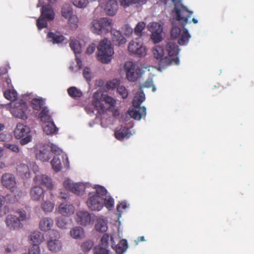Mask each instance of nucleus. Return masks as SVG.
Instances as JSON below:
<instances>
[{
  "mask_svg": "<svg viewBox=\"0 0 254 254\" xmlns=\"http://www.w3.org/2000/svg\"><path fill=\"white\" fill-rule=\"evenodd\" d=\"M152 53L160 68H165L172 64H179V58L171 59L168 56L164 57V49L160 46H155L152 49Z\"/></svg>",
  "mask_w": 254,
  "mask_h": 254,
  "instance_id": "1",
  "label": "nucleus"
},
{
  "mask_svg": "<svg viewBox=\"0 0 254 254\" xmlns=\"http://www.w3.org/2000/svg\"><path fill=\"white\" fill-rule=\"evenodd\" d=\"M97 50L98 58L99 61L105 64H107L111 61L114 50L110 41L107 39L101 41L97 47Z\"/></svg>",
  "mask_w": 254,
  "mask_h": 254,
  "instance_id": "2",
  "label": "nucleus"
},
{
  "mask_svg": "<svg viewBox=\"0 0 254 254\" xmlns=\"http://www.w3.org/2000/svg\"><path fill=\"white\" fill-rule=\"evenodd\" d=\"M112 26V20L104 17L93 20L90 24V30L95 34L101 35L110 31Z\"/></svg>",
  "mask_w": 254,
  "mask_h": 254,
  "instance_id": "3",
  "label": "nucleus"
},
{
  "mask_svg": "<svg viewBox=\"0 0 254 254\" xmlns=\"http://www.w3.org/2000/svg\"><path fill=\"white\" fill-rule=\"evenodd\" d=\"M26 219V212L23 210H19L15 215H8L5 220L7 227L11 230H16L23 226L21 222Z\"/></svg>",
  "mask_w": 254,
  "mask_h": 254,
  "instance_id": "4",
  "label": "nucleus"
},
{
  "mask_svg": "<svg viewBox=\"0 0 254 254\" xmlns=\"http://www.w3.org/2000/svg\"><path fill=\"white\" fill-rule=\"evenodd\" d=\"M172 1L175 6L176 19L180 22L184 27L188 23V19L191 16L192 12L183 5L181 0H172Z\"/></svg>",
  "mask_w": 254,
  "mask_h": 254,
  "instance_id": "5",
  "label": "nucleus"
},
{
  "mask_svg": "<svg viewBox=\"0 0 254 254\" xmlns=\"http://www.w3.org/2000/svg\"><path fill=\"white\" fill-rule=\"evenodd\" d=\"M14 135L16 138L20 139V143L22 145L27 144L32 140L30 134V128L27 126L18 123L14 130Z\"/></svg>",
  "mask_w": 254,
  "mask_h": 254,
  "instance_id": "6",
  "label": "nucleus"
},
{
  "mask_svg": "<svg viewBox=\"0 0 254 254\" xmlns=\"http://www.w3.org/2000/svg\"><path fill=\"white\" fill-rule=\"evenodd\" d=\"M50 240L47 242L48 250L54 253L60 251L62 248V244L59 240L60 238V233L56 230H52L50 232Z\"/></svg>",
  "mask_w": 254,
  "mask_h": 254,
  "instance_id": "7",
  "label": "nucleus"
},
{
  "mask_svg": "<svg viewBox=\"0 0 254 254\" xmlns=\"http://www.w3.org/2000/svg\"><path fill=\"white\" fill-rule=\"evenodd\" d=\"M124 67L127 78L130 81H135L142 74V69L136 66L132 62H126Z\"/></svg>",
  "mask_w": 254,
  "mask_h": 254,
  "instance_id": "8",
  "label": "nucleus"
},
{
  "mask_svg": "<svg viewBox=\"0 0 254 254\" xmlns=\"http://www.w3.org/2000/svg\"><path fill=\"white\" fill-rule=\"evenodd\" d=\"M128 51L132 54L139 57H144L146 55L147 50L139 39L131 41L128 46Z\"/></svg>",
  "mask_w": 254,
  "mask_h": 254,
  "instance_id": "9",
  "label": "nucleus"
},
{
  "mask_svg": "<svg viewBox=\"0 0 254 254\" xmlns=\"http://www.w3.org/2000/svg\"><path fill=\"white\" fill-rule=\"evenodd\" d=\"M86 203L88 208L91 210L99 211L104 206V198L94 192H90Z\"/></svg>",
  "mask_w": 254,
  "mask_h": 254,
  "instance_id": "10",
  "label": "nucleus"
},
{
  "mask_svg": "<svg viewBox=\"0 0 254 254\" xmlns=\"http://www.w3.org/2000/svg\"><path fill=\"white\" fill-rule=\"evenodd\" d=\"M15 108L11 110V113L16 118L25 120L28 118V106L26 102L22 101L16 102Z\"/></svg>",
  "mask_w": 254,
  "mask_h": 254,
  "instance_id": "11",
  "label": "nucleus"
},
{
  "mask_svg": "<svg viewBox=\"0 0 254 254\" xmlns=\"http://www.w3.org/2000/svg\"><path fill=\"white\" fill-rule=\"evenodd\" d=\"M0 181L3 187L10 190L12 192H14L17 188L16 179L12 174L9 173L3 174L1 176Z\"/></svg>",
  "mask_w": 254,
  "mask_h": 254,
  "instance_id": "12",
  "label": "nucleus"
},
{
  "mask_svg": "<svg viewBox=\"0 0 254 254\" xmlns=\"http://www.w3.org/2000/svg\"><path fill=\"white\" fill-rule=\"evenodd\" d=\"M148 30L151 32V39L154 43H159L162 40V26L157 22L150 23L148 25Z\"/></svg>",
  "mask_w": 254,
  "mask_h": 254,
  "instance_id": "13",
  "label": "nucleus"
},
{
  "mask_svg": "<svg viewBox=\"0 0 254 254\" xmlns=\"http://www.w3.org/2000/svg\"><path fill=\"white\" fill-rule=\"evenodd\" d=\"M64 187L77 195L82 194L85 190V186L82 183H73L66 180L63 183Z\"/></svg>",
  "mask_w": 254,
  "mask_h": 254,
  "instance_id": "14",
  "label": "nucleus"
},
{
  "mask_svg": "<svg viewBox=\"0 0 254 254\" xmlns=\"http://www.w3.org/2000/svg\"><path fill=\"white\" fill-rule=\"evenodd\" d=\"M34 184L38 186H45L48 190H52L54 188L52 179L48 176L44 174L36 175L33 178Z\"/></svg>",
  "mask_w": 254,
  "mask_h": 254,
  "instance_id": "15",
  "label": "nucleus"
},
{
  "mask_svg": "<svg viewBox=\"0 0 254 254\" xmlns=\"http://www.w3.org/2000/svg\"><path fill=\"white\" fill-rule=\"evenodd\" d=\"M45 192L41 187L35 184L31 188L30 195L33 200L38 201L44 200Z\"/></svg>",
  "mask_w": 254,
  "mask_h": 254,
  "instance_id": "16",
  "label": "nucleus"
},
{
  "mask_svg": "<svg viewBox=\"0 0 254 254\" xmlns=\"http://www.w3.org/2000/svg\"><path fill=\"white\" fill-rule=\"evenodd\" d=\"M165 51L167 52L169 58L171 59L178 58V55L179 52L178 46L173 41L168 42L165 45Z\"/></svg>",
  "mask_w": 254,
  "mask_h": 254,
  "instance_id": "17",
  "label": "nucleus"
},
{
  "mask_svg": "<svg viewBox=\"0 0 254 254\" xmlns=\"http://www.w3.org/2000/svg\"><path fill=\"white\" fill-rule=\"evenodd\" d=\"M91 220V215L87 211H79L76 213V220L81 225L86 226L89 224Z\"/></svg>",
  "mask_w": 254,
  "mask_h": 254,
  "instance_id": "18",
  "label": "nucleus"
},
{
  "mask_svg": "<svg viewBox=\"0 0 254 254\" xmlns=\"http://www.w3.org/2000/svg\"><path fill=\"white\" fill-rule=\"evenodd\" d=\"M48 41L53 44L62 43L65 40V37L58 31L49 32L47 35Z\"/></svg>",
  "mask_w": 254,
  "mask_h": 254,
  "instance_id": "19",
  "label": "nucleus"
},
{
  "mask_svg": "<svg viewBox=\"0 0 254 254\" xmlns=\"http://www.w3.org/2000/svg\"><path fill=\"white\" fill-rule=\"evenodd\" d=\"M36 156L38 159L42 161H48L51 157L49 147L46 145L41 147L39 151L37 152Z\"/></svg>",
  "mask_w": 254,
  "mask_h": 254,
  "instance_id": "20",
  "label": "nucleus"
},
{
  "mask_svg": "<svg viewBox=\"0 0 254 254\" xmlns=\"http://www.w3.org/2000/svg\"><path fill=\"white\" fill-rule=\"evenodd\" d=\"M58 211L63 216H69L73 214L74 207L72 204L63 203L59 205Z\"/></svg>",
  "mask_w": 254,
  "mask_h": 254,
  "instance_id": "21",
  "label": "nucleus"
},
{
  "mask_svg": "<svg viewBox=\"0 0 254 254\" xmlns=\"http://www.w3.org/2000/svg\"><path fill=\"white\" fill-rule=\"evenodd\" d=\"M129 114L134 119L139 120L146 116V108L144 106L135 108L129 110Z\"/></svg>",
  "mask_w": 254,
  "mask_h": 254,
  "instance_id": "22",
  "label": "nucleus"
},
{
  "mask_svg": "<svg viewBox=\"0 0 254 254\" xmlns=\"http://www.w3.org/2000/svg\"><path fill=\"white\" fill-rule=\"evenodd\" d=\"M55 12L50 5H43L41 8V16L48 21H52L55 18Z\"/></svg>",
  "mask_w": 254,
  "mask_h": 254,
  "instance_id": "23",
  "label": "nucleus"
},
{
  "mask_svg": "<svg viewBox=\"0 0 254 254\" xmlns=\"http://www.w3.org/2000/svg\"><path fill=\"white\" fill-rule=\"evenodd\" d=\"M54 221L49 217L43 218L39 222V228L42 231L47 232L53 227Z\"/></svg>",
  "mask_w": 254,
  "mask_h": 254,
  "instance_id": "24",
  "label": "nucleus"
},
{
  "mask_svg": "<svg viewBox=\"0 0 254 254\" xmlns=\"http://www.w3.org/2000/svg\"><path fill=\"white\" fill-rule=\"evenodd\" d=\"M131 135L129 129L126 127L121 126L119 129L115 131V136L118 140H123L125 138H128Z\"/></svg>",
  "mask_w": 254,
  "mask_h": 254,
  "instance_id": "25",
  "label": "nucleus"
},
{
  "mask_svg": "<svg viewBox=\"0 0 254 254\" xmlns=\"http://www.w3.org/2000/svg\"><path fill=\"white\" fill-rule=\"evenodd\" d=\"M118 8V5L117 1L115 0H109L106 4L105 10L107 14L109 15H114Z\"/></svg>",
  "mask_w": 254,
  "mask_h": 254,
  "instance_id": "26",
  "label": "nucleus"
},
{
  "mask_svg": "<svg viewBox=\"0 0 254 254\" xmlns=\"http://www.w3.org/2000/svg\"><path fill=\"white\" fill-rule=\"evenodd\" d=\"M17 174L22 178H28L30 177V171L28 166L23 163H20L16 167Z\"/></svg>",
  "mask_w": 254,
  "mask_h": 254,
  "instance_id": "27",
  "label": "nucleus"
},
{
  "mask_svg": "<svg viewBox=\"0 0 254 254\" xmlns=\"http://www.w3.org/2000/svg\"><path fill=\"white\" fill-rule=\"evenodd\" d=\"M92 104L95 109L98 111V113L100 115L103 114L108 111V108L105 107L103 101L101 99H94Z\"/></svg>",
  "mask_w": 254,
  "mask_h": 254,
  "instance_id": "28",
  "label": "nucleus"
},
{
  "mask_svg": "<svg viewBox=\"0 0 254 254\" xmlns=\"http://www.w3.org/2000/svg\"><path fill=\"white\" fill-rule=\"evenodd\" d=\"M145 94L140 88V90L137 92L132 100V106L134 108L140 107L141 103L145 100Z\"/></svg>",
  "mask_w": 254,
  "mask_h": 254,
  "instance_id": "29",
  "label": "nucleus"
},
{
  "mask_svg": "<svg viewBox=\"0 0 254 254\" xmlns=\"http://www.w3.org/2000/svg\"><path fill=\"white\" fill-rule=\"evenodd\" d=\"M112 39L114 44L117 46H120L127 42L126 38L119 31H114Z\"/></svg>",
  "mask_w": 254,
  "mask_h": 254,
  "instance_id": "30",
  "label": "nucleus"
},
{
  "mask_svg": "<svg viewBox=\"0 0 254 254\" xmlns=\"http://www.w3.org/2000/svg\"><path fill=\"white\" fill-rule=\"evenodd\" d=\"M38 118L40 121L44 123L49 122L53 121L52 115L50 111L47 107H43L38 115Z\"/></svg>",
  "mask_w": 254,
  "mask_h": 254,
  "instance_id": "31",
  "label": "nucleus"
},
{
  "mask_svg": "<svg viewBox=\"0 0 254 254\" xmlns=\"http://www.w3.org/2000/svg\"><path fill=\"white\" fill-rule=\"evenodd\" d=\"M95 228L97 231L100 232H106L108 229L107 221L103 218H98L95 225Z\"/></svg>",
  "mask_w": 254,
  "mask_h": 254,
  "instance_id": "32",
  "label": "nucleus"
},
{
  "mask_svg": "<svg viewBox=\"0 0 254 254\" xmlns=\"http://www.w3.org/2000/svg\"><path fill=\"white\" fill-rule=\"evenodd\" d=\"M30 241L34 245H38L44 240V236L39 231L32 232L30 236Z\"/></svg>",
  "mask_w": 254,
  "mask_h": 254,
  "instance_id": "33",
  "label": "nucleus"
},
{
  "mask_svg": "<svg viewBox=\"0 0 254 254\" xmlns=\"http://www.w3.org/2000/svg\"><path fill=\"white\" fill-rule=\"evenodd\" d=\"M71 237L75 239H81L83 237L84 232L83 229L79 226L75 227L70 231Z\"/></svg>",
  "mask_w": 254,
  "mask_h": 254,
  "instance_id": "34",
  "label": "nucleus"
},
{
  "mask_svg": "<svg viewBox=\"0 0 254 254\" xmlns=\"http://www.w3.org/2000/svg\"><path fill=\"white\" fill-rule=\"evenodd\" d=\"M67 92L69 96L74 99H77L83 96L82 92L74 86L68 88Z\"/></svg>",
  "mask_w": 254,
  "mask_h": 254,
  "instance_id": "35",
  "label": "nucleus"
},
{
  "mask_svg": "<svg viewBox=\"0 0 254 254\" xmlns=\"http://www.w3.org/2000/svg\"><path fill=\"white\" fill-rule=\"evenodd\" d=\"M46 123L47 124L44 127L43 130L47 134H52L57 132L58 128L55 125L53 120Z\"/></svg>",
  "mask_w": 254,
  "mask_h": 254,
  "instance_id": "36",
  "label": "nucleus"
},
{
  "mask_svg": "<svg viewBox=\"0 0 254 254\" xmlns=\"http://www.w3.org/2000/svg\"><path fill=\"white\" fill-rule=\"evenodd\" d=\"M180 38L178 39V43L180 45H186L189 42L190 36L189 34L188 30L186 28H184L183 32L180 35Z\"/></svg>",
  "mask_w": 254,
  "mask_h": 254,
  "instance_id": "37",
  "label": "nucleus"
},
{
  "mask_svg": "<svg viewBox=\"0 0 254 254\" xmlns=\"http://www.w3.org/2000/svg\"><path fill=\"white\" fill-rule=\"evenodd\" d=\"M61 14L62 16L66 19L73 15L72 6L69 4H64L62 8Z\"/></svg>",
  "mask_w": 254,
  "mask_h": 254,
  "instance_id": "38",
  "label": "nucleus"
},
{
  "mask_svg": "<svg viewBox=\"0 0 254 254\" xmlns=\"http://www.w3.org/2000/svg\"><path fill=\"white\" fill-rule=\"evenodd\" d=\"M109 240L112 243V247H113V245H115V242L112 236H110L109 234L105 233L102 237L100 242L99 245L107 247L109 248Z\"/></svg>",
  "mask_w": 254,
  "mask_h": 254,
  "instance_id": "39",
  "label": "nucleus"
},
{
  "mask_svg": "<svg viewBox=\"0 0 254 254\" xmlns=\"http://www.w3.org/2000/svg\"><path fill=\"white\" fill-rule=\"evenodd\" d=\"M44 101L42 98H34L31 101V106L35 110H40L44 105Z\"/></svg>",
  "mask_w": 254,
  "mask_h": 254,
  "instance_id": "40",
  "label": "nucleus"
},
{
  "mask_svg": "<svg viewBox=\"0 0 254 254\" xmlns=\"http://www.w3.org/2000/svg\"><path fill=\"white\" fill-rule=\"evenodd\" d=\"M127 248V241L125 239L121 240L116 246V251L119 254H122L126 251Z\"/></svg>",
  "mask_w": 254,
  "mask_h": 254,
  "instance_id": "41",
  "label": "nucleus"
},
{
  "mask_svg": "<svg viewBox=\"0 0 254 254\" xmlns=\"http://www.w3.org/2000/svg\"><path fill=\"white\" fill-rule=\"evenodd\" d=\"M51 163L55 171L58 172L61 170L62 164L59 156H55Z\"/></svg>",
  "mask_w": 254,
  "mask_h": 254,
  "instance_id": "42",
  "label": "nucleus"
},
{
  "mask_svg": "<svg viewBox=\"0 0 254 254\" xmlns=\"http://www.w3.org/2000/svg\"><path fill=\"white\" fill-rule=\"evenodd\" d=\"M94 254H109V248L98 245L93 249Z\"/></svg>",
  "mask_w": 254,
  "mask_h": 254,
  "instance_id": "43",
  "label": "nucleus"
},
{
  "mask_svg": "<svg viewBox=\"0 0 254 254\" xmlns=\"http://www.w3.org/2000/svg\"><path fill=\"white\" fill-rule=\"evenodd\" d=\"M145 26L146 24L144 22H138L134 29V34L138 37H141L142 35V31L145 29Z\"/></svg>",
  "mask_w": 254,
  "mask_h": 254,
  "instance_id": "44",
  "label": "nucleus"
},
{
  "mask_svg": "<svg viewBox=\"0 0 254 254\" xmlns=\"http://www.w3.org/2000/svg\"><path fill=\"white\" fill-rule=\"evenodd\" d=\"M54 203L50 201H45L41 204V208L45 212H50L54 208Z\"/></svg>",
  "mask_w": 254,
  "mask_h": 254,
  "instance_id": "45",
  "label": "nucleus"
},
{
  "mask_svg": "<svg viewBox=\"0 0 254 254\" xmlns=\"http://www.w3.org/2000/svg\"><path fill=\"white\" fill-rule=\"evenodd\" d=\"M69 45L70 48L75 53H79L80 52L81 47L78 40L70 39Z\"/></svg>",
  "mask_w": 254,
  "mask_h": 254,
  "instance_id": "46",
  "label": "nucleus"
},
{
  "mask_svg": "<svg viewBox=\"0 0 254 254\" xmlns=\"http://www.w3.org/2000/svg\"><path fill=\"white\" fill-rule=\"evenodd\" d=\"M67 19L71 29H76L77 28L78 18L77 15L73 14Z\"/></svg>",
  "mask_w": 254,
  "mask_h": 254,
  "instance_id": "47",
  "label": "nucleus"
},
{
  "mask_svg": "<svg viewBox=\"0 0 254 254\" xmlns=\"http://www.w3.org/2000/svg\"><path fill=\"white\" fill-rule=\"evenodd\" d=\"M72 4L80 8H85L89 3L88 0H70Z\"/></svg>",
  "mask_w": 254,
  "mask_h": 254,
  "instance_id": "48",
  "label": "nucleus"
},
{
  "mask_svg": "<svg viewBox=\"0 0 254 254\" xmlns=\"http://www.w3.org/2000/svg\"><path fill=\"white\" fill-rule=\"evenodd\" d=\"M4 96L8 100L13 101L17 98V93L14 90H6L4 92Z\"/></svg>",
  "mask_w": 254,
  "mask_h": 254,
  "instance_id": "49",
  "label": "nucleus"
},
{
  "mask_svg": "<svg viewBox=\"0 0 254 254\" xmlns=\"http://www.w3.org/2000/svg\"><path fill=\"white\" fill-rule=\"evenodd\" d=\"M47 20L40 16L37 20L36 25L39 30H41L48 26Z\"/></svg>",
  "mask_w": 254,
  "mask_h": 254,
  "instance_id": "50",
  "label": "nucleus"
},
{
  "mask_svg": "<svg viewBox=\"0 0 254 254\" xmlns=\"http://www.w3.org/2000/svg\"><path fill=\"white\" fill-rule=\"evenodd\" d=\"M103 101L106 103L110 105V107L108 108V110H110L112 109V107H115L117 102L116 100L108 95H106L104 97Z\"/></svg>",
  "mask_w": 254,
  "mask_h": 254,
  "instance_id": "51",
  "label": "nucleus"
},
{
  "mask_svg": "<svg viewBox=\"0 0 254 254\" xmlns=\"http://www.w3.org/2000/svg\"><path fill=\"white\" fill-rule=\"evenodd\" d=\"M117 92L123 99H126L128 95V90L123 86H119L117 87Z\"/></svg>",
  "mask_w": 254,
  "mask_h": 254,
  "instance_id": "52",
  "label": "nucleus"
},
{
  "mask_svg": "<svg viewBox=\"0 0 254 254\" xmlns=\"http://www.w3.org/2000/svg\"><path fill=\"white\" fill-rule=\"evenodd\" d=\"M93 246V242L91 240H87L84 242H83L81 245V247L82 250L84 252H88L90 251Z\"/></svg>",
  "mask_w": 254,
  "mask_h": 254,
  "instance_id": "53",
  "label": "nucleus"
},
{
  "mask_svg": "<svg viewBox=\"0 0 254 254\" xmlns=\"http://www.w3.org/2000/svg\"><path fill=\"white\" fill-rule=\"evenodd\" d=\"M57 225L58 227L62 229H66L67 226V222L65 218L63 217H59L56 220Z\"/></svg>",
  "mask_w": 254,
  "mask_h": 254,
  "instance_id": "54",
  "label": "nucleus"
},
{
  "mask_svg": "<svg viewBox=\"0 0 254 254\" xmlns=\"http://www.w3.org/2000/svg\"><path fill=\"white\" fill-rule=\"evenodd\" d=\"M4 147L14 153H18L20 150L18 146L15 144L6 143L4 144Z\"/></svg>",
  "mask_w": 254,
  "mask_h": 254,
  "instance_id": "55",
  "label": "nucleus"
},
{
  "mask_svg": "<svg viewBox=\"0 0 254 254\" xmlns=\"http://www.w3.org/2000/svg\"><path fill=\"white\" fill-rule=\"evenodd\" d=\"M114 200L111 197L104 198V205L108 209H111L114 206Z\"/></svg>",
  "mask_w": 254,
  "mask_h": 254,
  "instance_id": "56",
  "label": "nucleus"
},
{
  "mask_svg": "<svg viewBox=\"0 0 254 254\" xmlns=\"http://www.w3.org/2000/svg\"><path fill=\"white\" fill-rule=\"evenodd\" d=\"M181 34V30L178 27H173L171 32V37L173 39H176L179 37Z\"/></svg>",
  "mask_w": 254,
  "mask_h": 254,
  "instance_id": "57",
  "label": "nucleus"
},
{
  "mask_svg": "<svg viewBox=\"0 0 254 254\" xmlns=\"http://www.w3.org/2000/svg\"><path fill=\"white\" fill-rule=\"evenodd\" d=\"M96 192H94V193L97 194V195L101 196L103 198L106 196L107 191L104 187L100 186H98L96 188Z\"/></svg>",
  "mask_w": 254,
  "mask_h": 254,
  "instance_id": "58",
  "label": "nucleus"
},
{
  "mask_svg": "<svg viewBox=\"0 0 254 254\" xmlns=\"http://www.w3.org/2000/svg\"><path fill=\"white\" fill-rule=\"evenodd\" d=\"M29 254H40V249L38 245H33L29 249Z\"/></svg>",
  "mask_w": 254,
  "mask_h": 254,
  "instance_id": "59",
  "label": "nucleus"
},
{
  "mask_svg": "<svg viewBox=\"0 0 254 254\" xmlns=\"http://www.w3.org/2000/svg\"><path fill=\"white\" fill-rule=\"evenodd\" d=\"M50 151L51 153L52 152L57 156H59L62 154V150L57 146L53 144L51 145Z\"/></svg>",
  "mask_w": 254,
  "mask_h": 254,
  "instance_id": "60",
  "label": "nucleus"
},
{
  "mask_svg": "<svg viewBox=\"0 0 254 254\" xmlns=\"http://www.w3.org/2000/svg\"><path fill=\"white\" fill-rule=\"evenodd\" d=\"M83 75L84 77L88 81H90L91 80V72L90 69L88 67H85L83 71Z\"/></svg>",
  "mask_w": 254,
  "mask_h": 254,
  "instance_id": "61",
  "label": "nucleus"
},
{
  "mask_svg": "<svg viewBox=\"0 0 254 254\" xmlns=\"http://www.w3.org/2000/svg\"><path fill=\"white\" fill-rule=\"evenodd\" d=\"M142 87H146V88H150L152 87V90L153 92H155L156 91V88L155 86L153 85V82L152 79H147L142 86Z\"/></svg>",
  "mask_w": 254,
  "mask_h": 254,
  "instance_id": "62",
  "label": "nucleus"
},
{
  "mask_svg": "<svg viewBox=\"0 0 254 254\" xmlns=\"http://www.w3.org/2000/svg\"><path fill=\"white\" fill-rule=\"evenodd\" d=\"M121 5L123 6L124 7H127L129 6L130 5L133 4V0H119Z\"/></svg>",
  "mask_w": 254,
  "mask_h": 254,
  "instance_id": "63",
  "label": "nucleus"
},
{
  "mask_svg": "<svg viewBox=\"0 0 254 254\" xmlns=\"http://www.w3.org/2000/svg\"><path fill=\"white\" fill-rule=\"evenodd\" d=\"M95 49L96 45L94 43H92L89 45V46L87 47L86 53L87 54L90 55L95 51Z\"/></svg>",
  "mask_w": 254,
  "mask_h": 254,
  "instance_id": "64",
  "label": "nucleus"
}]
</instances>
